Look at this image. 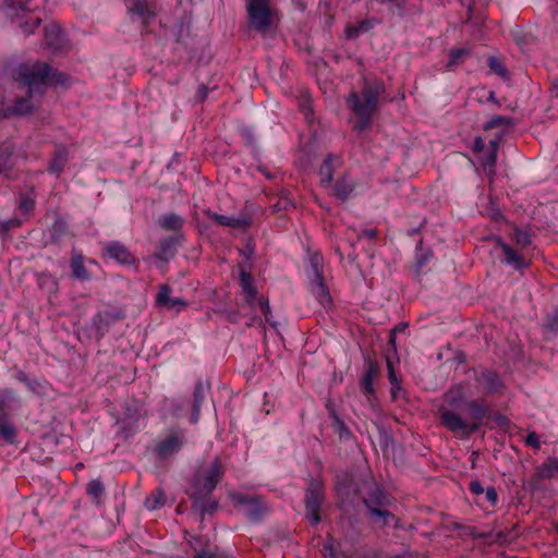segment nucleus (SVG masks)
Listing matches in <instances>:
<instances>
[{"instance_id":"nucleus-1","label":"nucleus","mask_w":558,"mask_h":558,"mask_svg":"<svg viewBox=\"0 0 558 558\" xmlns=\"http://www.w3.org/2000/svg\"><path fill=\"white\" fill-rule=\"evenodd\" d=\"M445 404L438 409L441 425L461 439L477 432L490 408L484 399L465 400L462 387L451 388L444 396Z\"/></svg>"},{"instance_id":"nucleus-2","label":"nucleus","mask_w":558,"mask_h":558,"mask_svg":"<svg viewBox=\"0 0 558 558\" xmlns=\"http://www.w3.org/2000/svg\"><path fill=\"white\" fill-rule=\"evenodd\" d=\"M68 81L66 74L52 69L48 63L22 64L17 69L16 77L20 94L15 104L7 111L11 114H26L34 108L32 97L35 93L41 95L48 84L65 85Z\"/></svg>"},{"instance_id":"nucleus-3","label":"nucleus","mask_w":558,"mask_h":558,"mask_svg":"<svg viewBox=\"0 0 558 558\" xmlns=\"http://www.w3.org/2000/svg\"><path fill=\"white\" fill-rule=\"evenodd\" d=\"M385 84L379 80H364L361 93L352 92L348 98V105L357 121L354 130L364 131L369 126L376 111L378 99L385 93Z\"/></svg>"},{"instance_id":"nucleus-4","label":"nucleus","mask_w":558,"mask_h":558,"mask_svg":"<svg viewBox=\"0 0 558 558\" xmlns=\"http://www.w3.org/2000/svg\"><path fill=\"white\" fill-rule=\"evenodd\" d=\"M225 474L222 463L219 457L205 468L197 470L193 477L191 498H202L211 495L217 484L222 480Z\"/></svg>"},{"instance_id":"nucleus-5","label":"nucleus","mask_w":558,"mask_h":558,"mask_svg":"<svg viewBox=\"0 0 558 558\" xmlns=\"http://www.w3.org/2000/svg\"><path fill=\"white\" fill-rule=\"evenodd\" d=\"M365 485L367 487V492L362 495L363 504L376 523H380L381 525L388 524V520L395 519V515L390 511L384 509L388 504L387 496L375 483L366 482Z\"/></svg>"},{"instance_id":"nucleus-6","label":"nucleus","mask_w":558,"mask_h":558,"mask_svg":"<svg viewBox=\"0 0 558 558\" xmlns=\"http://www.w3.org/2000/svg\"><path fill=\"white\" fill-rule=\"evenodd\" d=\"M246 11L248 26L262 35L272 27L275 14L270 9V0H247Z\"/></svg>"},{"instance_id":"nucleus-7","label":"nucleus","mask_w":558,"mask_h":558,"mask_svg":"<svg viewBox=\"0 0 558 558\" xmlns=\"http://www.w3.org/2000/svg\"><path fill=\"white\" fill-rule=\"evenodd\" d=\"M3 8L5 15L15 20L27 35L32 34L41 23L40 16L33 13L27 1L5 0Z\"/></svg>"},{"instance_id":"nucleus-8","label":"nucleus","mask_w":558,"mask_h":558,"mask_svg":"<svg viewBox=\"0 0 558 558\" xmlns=\"http://www.w3.org/2000/svg\"><path fill=\"white\" fill-rule=\"evenodd\" d=\"M229 498L234 508L243 512L253 522L258 521L268 510L263 498L258 495L231 492L229 493Z\"/></svg>"},{"instance_id":"nucleus-9","label":"nucleus","mask_w":558,"mask_h":558,"mask_svg":"<svg viewBox=\"0 0 558 558\" xmlns=\"http://www.w3.org/2000/svg\"><path fill=\"white\" fill-rule=\"evenodd\" d=\"M325 501L324 486L319 481L312 480L305 490V514L312 524L320 522V509Z\"/></svg>"},{"instance_id":"nucleus-10","label":"nucleus","mask_w":558,"mask_h":558,"mask_svg":"<svg viewBox=\"0 0 558 558\" xmlns=\"http://www.w3.org/2000/svg\"><path fill=\"white\" fill-rule=\"evenodd\" d=\"M185 442V436L182 430H170L155 448L159 459L166 460L178 453Z\"/></svg>"},{"instance_id":"nucleus-11","label":"nucleus","mask_w":558,"mask_h":558,"mask_svg":"<svg viewBox=\"0 0 558 558\" xmlns=\"http://www.w3.org/2000/svg\"><path fill=\"white\" fill-rule=\"evenodd\" d=\"M104 253L116 262L124 265L134 264L135 258L124 244L119 241H110L102 244Z\"/></svg>"},{"instance_id":"nucleus-12","label":"nucleus","mask_w":558,"mask_h":558,"mask_svg":"<svg viewBox=\"0 0 558 558\" xmlns=\"http://www.w3.org/2000/svg\"><path fill=\"white\" fill-rule=\"evenodd\" d=\"M313 272L314 279L311 284L312 293L323 306L329 305L331 303V296L324 282L323 272L317 264L313 265Z\"/></svg>"},{"instance_id":"nucleus-13","label":"nucleus","mask_w":558,"mask_h":558,"mask_svg":"<svg viewBox=\"0 0 558 558\" xmlns=\"http://www.w3.org/2000/svg\"><path fill=\"white\" fill-rule=\"evenodd\" d=\"M476 381L487 395L501 393L505 386L499 375L490 369H484L476 376Z\"/></svg>"},{"instance_id":"nucleus-14","label":"nucleus","mask_w":558,"mask_h":558,"mask_svg":"<svg viewBox=\"0 0 558 558\" xmlns=\"http://www.w3.org/2000/svg\"><path fill=\"white\" fill-rule=\"evenodd\" d=\"M208 218L216 221L220 226L231 227L234 229H244L252 223L251 216L242 214L239 217L218 215L210 210L207 211Z\"/></svg>"},{"instance_id":"nucleus-15","label":"nucleus","mask_w":558,"mask_h":558,"mask_svg":"<svg viewBox=\"0 0 558 558\" xmlns=\"http://www.w3.org/2000/svg\"><path fill=\"white\" fill-rule=\"evenodd\" d=\"M170 292L171 289L168 286H160L159 292L156 296L157 304L177 312L184 310L187 306V302L182 298H171Z\"/></svg>"},{"instance_id":"nucleus-16","label":"nucleus","mask_w":558,"mask_h":558,"mask_svg":"<svg viewBox=\"0 0 558 558\" xmlns=\"http://www.w3.org/2000/svg\"><path fill=\"white\" fill-rule=\"evenodd\" d=\"M45 43L53 51L62 50L66 45V38L58 25L51 24L45 27Z\"/></svg>"},{"instance_id":"nucleus-17","label":"nucleus","mask_w":558,"mask_h":558,"mask_svg":"<svg viewBox=\"0 0 558 558\" xmlns=\"http://www.w3.org/2000/svg\"><path fill=\"white\" fill-rule=\"evenodd\" d=\"M129 12L137 15L144 25L156 17L155 5L146 0H133Z\"/></svg>"},{"instance_id":"nucleus-18","label":"nucleus","mask_w":558,"mask_h":558,"mask_svg":"<svg viewBox=\"0 0 558 558\" xmlns=\"http://www.w3.org/2000/svg\"><path fill=\"white\" fill-rule=\"evenodd\" d=\"M498 243L505 256L502 259L504 263L511 266L515 270H521L529 266L527 260L522 255H520L513 247H511L507 243L501 242L500 240L498 241Z\"/></svg>"},{"instance_id":"nucleus-19","label":"nucleus","mask_w":558,"mask_h":558,"mask_svg":"<svg viewBox=\"0 0 558 558\" xmlns=\"http://www.w3.org/2000/svg\"><path fill=\"white\" fill-rule=\"evenodd\" d=\"M378 375V365L372 359L366 361V371L361 379V388L366 397L374 395V379Z\"/></svg>"},{"instance_id":"nucleus-20","label":"nucleus","mask_w":558,"mask_h":558,"mask_svg":"<svg viewBox=\"0 0 558 558\" xmlns=\"http://www.w3.org/2000/svg\"><path fill=\"white\" fill-rule=\"evenodd\" d=\"M84 256L82 253H80L76 250H72L71 252V259H70V267L72 270V276L81 281H86L90 279V274L86 269L84 265Z\"/></svg>"},{"instance_id":"nucleus-21","label":"nucleus","mask_w":558,"mask_h":558,"mask_svg":"<svg viewBox=\"0 0 558 558\" xmlns=\"http://www.w3.org/2000/svg\"><path fill=\"white\" fill-rule=\"evenodd\" d=\"M355 190V182L347 175L337 180L332 187V195L342 202L349 199Z\"/></svg>"},{"instance_id":"nucleus-22","label":"nucleus","mask_w":558,"mask_h":558,"mask_svg":"<svg viewBox=\"0 0 558 558\" xmlns=\"http://www.w3.org/2000/svg\"><path fill=\"white\" fill-rule=\"evenodd\" d=\"M207 388H208L207 385H205L201 380H198L195 384V388H194V392H193L192 414L190 417V422L192 424H196L199 420L201 408H202L203 401L205 399V393H206Z\"/></svg>"},{"instance_id":"nucleus-23","label":"nucleus","mask_w":558,"mask_h":558,"mask_svg":"<svg viewBox=\"0 0 558 558\" xmlns=\"http://www.w3.org/2000/svg\"><path fill=\"white\" fill-rule=\"evenodd\" d=\"M240 287L243 293H245L246 303L253 305L257 294V290L254 284V280L251 272L243 268L240 271Z\"/></svg>"},{"instance_id":"nucleus-24","label":"nucleus","mask_w":558,"mask_h":558,"mask_svg":"<svg viewBox=\"0 0 558 558\" xmlns=\"http://www.w3.org/2000/svg\"><path fill=\"white\" fill-rule=\"evenodd\" d=\"M178 239L174 236H170L160 241L157 251L155 252V256L158 259L168 262L177 253Z\"/></svg>"},{"instance_id":"nucleus-25","label":"nucleus","mask_w":558,"mask_h":558,"mask_svg":"<svg viewBox=\"0 0 558 558\" xmlns=\"http://www.w3.org/2000/svg\"><path fill=\"white\" fill-rule=\"evenodd\" d=\"M36 199L33 190L21 193L17 201V208L21 215L29 217L35 209Z\"/></svg>"},{"instance_id":"nucleus-26","label":"nucleus","mask_w":558,"mask_h":558,"mask_svg":"<svg viewBox=\"0 0 558 558\" xmlns=\"http://www.w3.org/2000/svg\"><path fill=\"white\" fill-rule=\"evenodd\" d=\"M558 474V459L549 458L543 464L536 468L535 477L538 481L551 478Z\"/></svg>"},{"instance_id":"nucleus-27","label":"nucleus","mask_w":558,"mask_h":558,"mask_svg":"<svg viewBox=\"0 0 558 558\" xmlns=\"http://www.w3.org/2000/svg\"><path fill=\"white\" fill-rule=\"evenodd\" d=\"M192 508L201 513H214L218 508V502L211 498V495L202 498H192Z\"/></svg>"},{"instance_id":"nucleus-28","label":"nucleus","mask_w":558,"mask_h":558,"mask_svg":"<svg viewBox=\"0 0 558 558\" xmlns=\"http://www.w3.org/2000/svg\"><path fill=\"white\" fill-rule=\"evenodd\" d=\"M184 225V219L178 214L171 213L163 215L159 219V226L165 230L179 231Z\"/></svg>"},{"instance_id":"nucleus-29","label":"nucleus","mask_w":558,"mask_h":558,"mask_svg":"<svg viewBox=\"0 0 558 558\" xmlns=\"http://www.w3.org/2000/svg\"><path fill=\"white\" fill-rule=\"evenodd\" d=\"M68 161V151L64 147H58L50 161L49 170L57 174L61 173Z\"/></svg>"},{"instance_id":"nucleus-30","label":"nucleus","mask_w":558,"mask_h":558,"mask_svg":"<svg viewBox=\"0 0 558 558\" xmlns=\"http://www.w3.org/2000/svg\"><path fill=\"white\" fill-rule=\"evenodd\" d=\"M167 501L165 492L161 488H156L145 500V507L153 511L161 508Z\"/></svg>"},{"instance_id":"nucleus-31","label":"nucleus","mask_w":558,"mask_h":558,"mask_svg":"<svg viewBox=\"0 0 558 558\" xmlns=\"http://www.w3.org/2000/svg\"><path fill=\"white\" fill-rule=\"evenodd\" d=\"M86 493L93 498L95 504L100 505L105 495V485L100 480H92L86 486Z\"/></svg>"},{"instance_id":"nucleus-32","label":"nucleus","mask_w":558,"mask_h":558,"mask_svg":"<svg viewBox=\"0 0 558 558\" xmlns=\"http://www.w3.org/2000/svg\"><path fill=\"white\" fill-rule=\"evenodd\" d=\"M69 233V225L65 220L59 218L51 227V238L53 242H60Z\"/></svg>"},{"instance_id":"nucleus-33","label":"nucleus","mask_w":558,"mask_h":558,"mask_svg":"<svg viewBox=\"0 0 558 558\" xmlns=\"http://www.w3.org/2000/svg\"><path fill=\"white\" fill-rule=\"evenodd\" d=\"M0 436L7 442L13 444L15 441L16 429L7 418L0 420Z\"/></svg>"},{"instance_id":"nucleus-34","label":"nucleus","mask_w":558,"mask_h":558,"mask_svg":"<svg viewBox=\"0 0 558 558\" xmlns=\"http://www.w3.org/2000/svg\"><path fill=\"white\" fill-rule=\"evenodd\" d=\"M320 183L323 186H327L332 181V168H331V157H327L324 163L319 169Z\"/></svg>"},{"instance_id":"nucleus-35","label":"nucleus","mask_w":558,"mask_h":558,"mask_svg":"<svg viewBox=\"0 0 558 558\" xmlns=\"http://www.w3.org/2000/svg\"><path fill=\"white\" fill-rule=\"evenodd\" d=\"M511 239L521 247H527L532 243L530 233L526 230L515 228Z\"/></svg>"},{"instance_id":"nucleus-36","label":"nucleus","mask_w":558,"mask_h":558,"mask_svg":"<svg viewBox=\"0 0 558 558\" xmlns=\"http://www.w3.org/2000/svg\"><path fill=\"white\" fill-rule=\"evenodd\" d=\"M487 64L492 72L498 74L501 77H506L508 75V71L504 63L496 57H489L487 60Z\"/></svg>"},{"instance_id":"nucleus-37","label":"nucleus","mask_w":558,"mask_h":558,"mask_svg":"<svg viewBox=\"0 0 558 558\" xmlns=\"http://www.w3.org/2000/svg\"><path fill=\"white\" fill-rule=\"evenodd\" d=\"M511 122L510 118L505 116H493L484 125L485 130H492L498 126H507Z\"/></svg>"},{"instance_id":"nucleus-38","label":"nucleus","mask_w":558,"mask_h":558,"mask_svg":"<svg viewBox=\"0 0 558 558\" xmlns=\"http://www.w3.org/2000/svg\"><path fill=\"white\" fill-rule=\"evenodd\" d=\"M13 399V391L11 390H2L0 391V420L7 418V405L8 401Z\"/></svg>"},{"instance_id":"nucleus-39","label":"nucleus","mask_w":558,"mask_h":558,"mask_svg":"<svg viewBox=\"0 0 558 558\" xmlns=\"http://www.w3.org/2000/svg\"><path fill=\"white\" fill-rule=\"evenodd\" d=\"M193 558H232V557L222 551L203 549V550L198 551Z\"/></svg>"},{"instance_id":"nucleus-40","label":"nucleus","mask_w":558,"mask_h":558,"mask_svg":"<svg viewBox=\"0 0 558 558\" xmlns=\"http://www.w3.org/2000/svg\"><path fill=\"white\" fill-rule=\"evenodd\" d=\"M492 150L489 155L486 158V161L484 163L485 167L494 168L497 161V143L490 142Z\"/></svg>"},{"instance_id":"nucleus-41","label":"nucleus","mask_w":558,"mask_h":558,"mask_svg":"<svg viewBox=\"0 0 558 558\" xmlns=\"http://www.w3.org/2000/svg\"><path fill=\"white\" fill-rule=\"evenodd\" d=\"M545 327L553 332H556L558 330V312H555L551 315L547 316Z\"/></svg>"},{"instance_id":"nucleus-42","label":"nucleus","mask_w":558,"mask_h":558,"mask_svg":"<svg viewBox=\"0 0 558 558\" xmlns=\"http://www.w3.org/2000/svg\"><path fill=\"white\" fill-rule=\"evenodd\" d=\"M258 303H259V307H260V310H262V312H263V314H264V316H265L266 322H268L269 324H271L272 326H275V324H274V323H271V320H270V314H271V312H270V306H269V302H268V300H267V299H265V298H260V299H259V301H258Z\"/></svg>"},{"instance_id":"nucleus-43","label":"nucleus","mask_w":558,"mask_h":558,"mask_svg":"<svg viewBox=\"0 0 558 558\" xmlns=\"http://www.w3.org/2000/svg\"><path fill=\"white\" fill-rule=\"evenodd\" d=\"M465 54H468V52L464 49L451 50L449 54V65L457 64L459 60Z\"/></svg>"},{"instance_id":"nucleus-44","label":"nucleus","mask_w":558,"mask_h":558,"mask_svg":"<svg viewBox=\"0 0 558 558\" xmlns=\"http://www.w3.org/2000/svg\"><path fill=\"white\" fill-rule=\"evenodd\" d=\"M525 444L527 446H531L533 448L538 449L541 446L539 438L536 433L532 432L530 433L525 438Z\"/></svg>"},{"instance_id":"nucleus-45","label":"nucleus","mask_w":558,"mask_h":558,"mask_svg":"<svg viewBox=\"0 0 558 558\" xmlns=\"http://www.w3.org/2000/svg\"><path fill=\"white\" fill-rule=\"evenodd\" d=\"M387 368H388V378H389V381L391 383V385L398 384V379H397V376H396V373L393 369L392 362L389 359H387Z\"/></svg>"},{"instance_id":"nucleus-46","label":"nucleus","mask_w":558,"mask_h":558,"mask_svg":"<svg viewBox=\"0 0 558 558\" xmlns=\"http://www.w3.org/2000/svg\"><path fill=\"white\" fill-rule=\"evenodd\" d=\"M469 489L474 495H481L484 493V487L478 481H473L469 485Z\"/></svg>"},{"instance_id":"nucleus-47","label":"nucleus","mask_w":558,"mask_h":558,"mask_svg":"<svg viewBox=\"0 0 558 558\" xmlns=\"http://www.w3.org/2000/svg\"><path fill=\"white\" fill-rule=\"evenodd\" d=\"M485 494H486V499L492 504V505H495L498 500V495H497V492L494 487H488L486 490H485Z\"/></svg>"},{"instance_id":"nucleus-48","label":"nucleus","mask_w":558,"mask_h":558,"mask_svg":"<svg viewBox=\"0 0 558 558\" xmlns=\"http://www.w3.org/2000/svg\"><path fill=\"white\" fill-rule=\"evenodd\" d=\"M345 34L349 38H356L361 34L357 24L347 26Z\"/></svg>"},{"instance_id":"nucleus-49","label":"nucleus","mask_w":558,"mask_h":558,"mask_svg":"<svg viewBox=\"0 0 558 558\" xmlns=\"http://www.w3.org/2000/svg\"><path fill=\"white\" fill-rule=\"evenodd\" d=\"M357 26H359L361 33H366L373 27V24L371 21L364 20V21L359 22Z\"/></svg>"},{"instance_id":"nucleus-50","label":"nucleus","mask_w":558,"mask_h":558,"mask_svg":"<svg viewBox=\"0 0 558 558\" xmlns=\"http://www.w3.org/2000/svg\"><path fill=\"white\" fill-rule=\"evenodd\" d=\"M377 235V230L376 229H366V230H363L360 234H359V238H362V236H365L367 239H375Z\"/></svg>"},{"instance_id":"nucleus-51","label":"nucleus","mask_w":558,"mask_h":558,"mask_svg":"<svg viewBox=\"0 0 558 558\" xmlns=\"http://www.w3.org/2000/svg\"><path fill=\"white\" fill-rule=\"evenodd\" d=\"M207 93H208V89L206 86L202 85L197 93H196V98L199 100V101H204L206 98H207Z\"/></svg>"},{"instance_id":"nucleus-52","label":"nucleus","mask_w":558,"mask_h":558,"mask_svg":"<svg viewBox=\"0 0 558 558\" xmlns=\"http://www.w3.org/2000/svg\"><path fill=\"white\" fill-rule=\"evenodd\" d=\"M408 327L407 324H399L391 330L390 342L395 343V333L401 332Z\"/></svg>"},{"instance_id":"nucleus-53","label":"nucleus","mask_w":558,"mask_h":558,"mask_svg":"<svg viewBox=\"0 0 558 558\" xmlns=\"http://www.w3.org/2000/svg\"><path fill=\"white\" fill-rule=\"evenodd\" d=\"M21 222L19 219H12V220H8L5 223H4V229L5 230H9L11 228H16V227H20Z\"/></svg>"},{"instance_id":"nucleus-54","label":"nucleus","mask_w":558,"mask_h":558,"mask_svg":"<svg viewBox=\"0 0 558 558\" xmlns=\"http://www.w3.org/2000/svg\"><path fill=\"white\" fill-rule=\"evenodd\" d=\"M484 149V142L481 137H476L474 142V150L482 151Z\"/></svg>"},{"instance_id":"nucleus-55","label":"nucleus","mask_w":558,"mask_h":558,"mask_svg":"<svg viewBox=\"0 0 558 558\" xmlns=\"http://www.w3.org/2000/svg\"><path fill=\"white\" fill-rule=\"evenodd\" d=\"M496 421L499 423V425H504L508 423V418L505 415H499Z\"/></svg>"},{"instance_id":"nucleus-56","label":"nucleus","mask_w":558,"mask_h":558,"mask_svg":"<svg viewBox=\"0 0 558 558\" xmlns=\"http://www.w3.org/2000/svg\"><path fill=\"white\" fill-rule=\"evenodd\" d=\"M400 389H401V387L399 386V383L396 385H392L391 395L393 398L397 397V390H400Z\"/></svg>"},{"instance_id":"nucleus-57","label":"nucleus","mask_w":558,"mask_h":558,"mask_svg":"<svg viewBox=\"0 0 558 558\" xmlns=\"http://www.w3.org/2000/svg\"><path fill=\"white\" fill-rule=\"evenodd\" d=\"M310 102V98L305 97L304 102L301 104V107L304 111L310 110V107H307V104Z\"/></svg>"},{"instance_id":"nucleus-58","label":"nucleus","mask_w":558,"mask_h":558,"mask_svg":"<svg viewBox=\"0 0 558 558\" xmlns=\"http://www.w3.org/2000/svg\"><path fill=\"white\" fill-rule=\"evenodd\" d=\"M332 416H333L335 423H337L339 426L343 427V423L339 420V417L333 414H332Z\"/></svg>"},{"instance_id":"nucleus-59","label":"nucleus","mask_w":558,"mask_h":558,"mask_svg":"<svg viewBox=\"0 0 558 558\" xmlns=\"http://www.w3.org/2000/svg\"><path fill=\"white\" fill-rule=\"evenodd\" d=\"M553 87L558 90V77L553 82Z\"/></svg>"},{"instance_id":"nucleus-60","label":"nucleus","mask_w":558,"mask_h":558,"mask_svg":"<svg viewBox=\"0 0 558 558\" xmlns=\"http://www.w3.org/2000/svg\"><path fill=\"white\" fill-rule=\"evenodd\" d=\"M426 258H422V260H418V267H423L425 265Z\"/></svg>"},{"instance_id":"nucleus-61","label":"nucleus","mask_w":558,"mask_h":558,"mask_svg":"<svg viewBox=\"0 0 558 558\" xmlns=\"http://www.w3.org/2000/svg\"><path fill=\"white\" fill-rule=\"evenodd\" d=\"M489 536H490V534H485V533H482V534L477 535V537H482V538H487Z\"/></svg>"},{"instance_id":"nucleus-62","label":"nucleus","mask_w":558,"mask_h":558,"mask_svg":"<svg viewBox=\"0 0 558 558\" xmlns=\"http://www.w3.org/2000/svg\"><path fill=\"white\" fill-rule=\"evenodd\" d=\"M489 99L495 101V93L494 92L489 93Z\"/></svg>"},{"instance_id":"nucleus-63","label":"nucleus","mask_w":558,"mask_h":558,"mask_svg":"<svg viewBox=\"0 0 558 558\" xmlns=\"http://www.w3.org/2000/svg\"><path fill=\"white\" fill-rule=\"evenodd\" d=\"M502 536H504L502 532H499V533L497 534V538H498V539H501V537H502Z\"/></svg>"},{"instance_id":"nucleus-64","label":"nucleus","mask_w":558,"mask_h":558,"mask_svg":"<svg viewBox=\"0 0 558 558\" xmlns=\"http://www.w3.org/2000/svg\"><path fill=\"white\" fill-rule=\"evenodd\" d=\"M263 172H264V174H265L267 178H270V174H269L268 172H265V171H263Z\"/></svg>"}]
</instances>
